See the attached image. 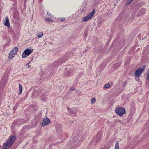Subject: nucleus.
I'll return each mask as SVG.
<instances>
[{"instance_id":"obj_1","label":"nucleus","mask_w":149,"mask_h":149,"mask_svg":"<svg viewBox=\"0 0 149 149\" xmlns=\"http://www.w3.org/2000/svg\"><path fill=\"white\" fill-rule=\"evenodd\" d=\"M16 137L13 136L10 137L6 141L3 146V149H8L14 142Z\"/></svg>"},{"instance_id":"obj_2","label":"nucleus","mask_w":149,"mask_h":149,"mask_svg":"<svg viewBox=\"0 0 149 149\" xmlns=\"http://www.w3.org/2000/svg\"><path fill=\"white\" fill-rule=\"evenodd\" d=\"M115 112L120 116H122L125 113V111L124 108L122 107H118L115 110Z\"/></svg>"},{"instance_id":"obj_3","label":"nucleus","mask_w":149,"mask_h":149,"mask_svg":"<svg viewBox=\"0 0 149 149\" xmlns=\"http://www.w3.org/2000/svg\"><path fill=\"white\" fill-rule=\"evenodd\" d=\"M145 69V67L144 66H143L136 70L134 73L135 76L138 77H140L141 74L144 70Z\"/></svg>"},{"instance_id":"obj_4","label":"nucleus","mask_w":149,"mask_h":149,"mask_svg":"<svg viewBox=\"0 0 149 149\" xmlns=\"http://www.w3.org/2000/svg\"><path fill=\"white\" fill-rule=\"evenodd\" d=\"M33 49H27L25 50L22 54V58H26L30 55L33 52Z\"/></svg>"},{"instance_id":"obj_5","label":"nucleus","mask_w":149,"mask_h":149,"mask_svg":"<svg viewBox=\"0 0 149 149\" xmlns=\"http://www.w3.org/2000/svg\"><path fill=\"white\" fill-rule=\"evenodd\" d=\"M18 49L17 47H16L13 49L10 53L9 56V58L11 59L13 57L17 54Z\"/></svg>"},{"instance_id":"obj_6","label":"nucleus","mask_w":149,"mask_h":149,"mask_svg":"<svg viewBox=\"0 0 149 149\" xmlns=\"http://www.w3.org/2000/svg\"><path fill=\"white\" fill-rule=\"evenodd\" d=\"M95 13V10H93V11L89 14L88 15L82 19L83 21H86L91 18Z\"/></svg>"},{"instance_id":"obj_7","label":"nucleus","mask_w":149,"mask_h":149,"mask_svg":"<svg viewBox=\"0 0 149 149\" xmlns=\"http://www.w3.org/2000/svg\"><path fill=\"white\" fill-rule=\"evenodd\" d=\"M50 122L49 119L47 118H45L44 119L41 123V125L42 127H44L46 125L49 124Z\"/></svg>"},{"instance_id":"obj_8","label":"nucleus","mask_w":149,"mask_h":149,"mask_svg":"<svg viewBox=\"0 0 149 149\" xmlns=\"http://www.w3.org/2000/svg\"><path fill=\"white\" fill-rule=\"evenodd\" d=\"M67 110L68 112H70L72 115L74 114V115L76 116V114L77 113V111L75 108H73L72 109L70 108H67Z\"/></svg>"},{"instance_id":"obj_9","label":"nucleus","mask_w":149,"mask_h":149,"mask_svg":"<svg viewBox=\"0 0 149 149\" xmlns=\"http://www.w3.org/2000/svg\"><path fill=\"white\" fill-rule=\"evenodd\" d=\"M4 24L5 26H7L8 28H9L10 26V24L9 20L8 17H6V20L4 22Z\"/></svg>"},{"instance_id":"obj_10","label":"nucleus","mask_w":149,"mask_h":149,"mask_svg":"<svg viewBox=\"0 0 149 149\" xmlns=\"http://www.w3.org/2000/svg\"><path fill=\"white\" fill-rule=\"evenodd\" d=\"M57 144H50L49 145V148L52 149H57L59 147V145L58 146Z\"/></svg>"},{"instance_id":"obj_11","label":"nucleus","mask_w":149,"mask_h":149,"mask_svg":"<svg viewBox=\"0 0 149 149\" xmlns=\"http://www.w3.org/2000/svg\"><path fill=\"white\" fill-rule=\"evenodd\" d=\"M145 12V9H142L138 13V16H141L144 14Z\"/></svg>"},{"instance_id":"obj_12","label":"nucleus","mask_w":149,"mask_h":149,"mask_svg":"<svg viewBox=\"0 0 149 149\" xmlns=\"http://www.w3.org/2000/svg\"><path fill=\"white\" fill-rule=\"evenodd\" d=\"M43 34L42 32H37L36 33L37 36L39 38L42 37L43 36Z\"/></svg>"},{"instance_id":"obj_13","label":"nucleus","mask_w":149,"mask_h":149,"mask_svg":"<svg viewBox=\"0 0 149 149\" xmlns=\"http://www.w3.org/2000/svg\"><path fill=\"white\" fill-rule=\"evenodd\" d=\"M97 142V140L95 139H93L90 142V143L93 145H95Z\"/></svg>"},{"instance_id":"obj_14","label":"nucleus","mask_w":149,"mask_h":149,"mask_svg":"<svg viewBox=\"0 0 149 149\" xmlns=\"http://www.w3.org/2000/svg\"><path fill=\"white\" fill-rule=\"evenodd\" d=\"M19 94H20L22 92V86L19 84Z\"/></svg>"},{"instance_id":"obj_15","label":"nucleus","mask_w":149,"mask_h":149,"mask_svg":"<svg viewBox=\"0 0 149 149\" xmlns=\"http://www.w3.org/2000/svg\"><path fill=\"white\" fill-rule=\"evenodd\" d=\"M115 147V149H119V143L118 141H116V142Z\"/></svg>"},{"instance_id":"obj_16","label":"nucleus","mask_w":149,"mask_h":149,"mask_svg":"<svg viewBox=\"0 0 149 149\" xmlns=\"http://www.w3.org/2000/svg\"><path fill=\"white\" fill-rule=\"evenodd\" d=\"M110 87V84L109 83L107 84L104 86V87L105 88H109Z\"/></svg>"},{"instance_id":"obj_17","label":"nucleus","mask_w":149,"mask_h":149,"mask_svg":"<svg viewBox=\"0 0 149 149\" xmlns=\"http://www.w3.org/2000/svg\"><path fill=\"white\" fill-rule=\"evenodd\" d=\"M134 0H127L126 4V6L129 5Z\"/></svg>"},{"instance_id":"obj_18","label":"nucleus","mask_w":149,"mask_h":149,"mask_svg":"<svg viewBox=\"0 0 149 149\" xmlns=\"http://www.w3.org/2000/svg\"><path fill=\"white\" fill-rule=\"evenodd\" d=\"M96 102V100L95 98H93L91 100V103H94Z\"/></svg>"},{"instance_id":"obj_19","label":"nucleus","mask_w":149,"mask_h":149,"mask_svg":"<svg viewBox=\"0 0 149 149\" xmlns=\"http://www.w3.org/2000/svg\"><path fill=\"white\" fill-rule=\"evenodd\" d=\"M147 79L149 81V70L148 72Z\"/></svg>"},{"instance_id":"obj_20","label":"nucleus","mask_w":149,"mask_h":149,"mask_svg":"<svg viewBox=\"0 0 149 149\" xmlns=\"http://www.w3.org/2000/svg\"><path fill=\"white\" fill-rule=\"evenodd\" d=\"M45 20L47 22H49L50 21V20L49 19H46Z\"/></svg>"},{"instance_id":"obj_21","label":"nucleus","mask_w":149,"mask_h":149,"mask_svg":"<svg viewBox=\"0 0 149 149\" xmlns=\"http://www.w3.org/2000/svg\"><path fill=\"white\" fill-rule=\"evenodd\" d=\"M26 67L28 68H30L31 67V66L30 65H29L28 64L26 65Z\"/></svg>"},{"instance_id":"obj_22","label":"nucleus","mask_w":149,"mask_h":149,"mask_svg":"<svg viewBox=\"0 0 149 149\" xmlns=\"http://www.w3.org/2000/svg\"><path fill=\"white\" fill-rule=\"evenodd\" d=\"M60 19L61 20L63 21L64 20H65V18H64V17H63V18H62V19Z\"/></svg>"},{"instance_id":"obj_23","label":"nucleus","mask_w":149,"mask_h":149,"mask_svg":"<svg viewBox=\"0 0 149 149\" xmlns=\"http://www.w3.org/2000/svg\"><path fill=\"white\" fill-rule=\"evenodd\" d=\"M47 14H48V15L49 16H52V15H51V14L50 13H47Z\"/></svg>"},{"instance_id":"obj_24","label":"nucleus","mask_w":149,"mask_h":149,"mask_svg":"<svg viewBox=\"0 0 149 149\" xmlns=\"http://www.w3.org/2000/svg\"><path fill=\"white\" fill-rule=\"evenodd\" d=\"M77 140H76H76H74V141L75 142V141H77Z\"/></svg>"},{"instance_id":"obj_25","label":"nucleus","mask_w":149,"mask_h":149,"mask_svg":"<svg viewBox=\"0 0 149 149\" xmlns=\"http://www.w3.org/2000/svg\"><path fill=\"white\" fill-rule=\"evenodd\" d=\"M30 63V62H29L28 63V65H29V63Z\"/></svg>"},{"instance_id":"obj_26","label":"nucleus","mask_w":149,"mask_h":149,"mask_svg":"<svg viewBox=\"0 0 149 149\" xmlns=\"http://www.w3.org/2000/svg\"><path fill=\"white\" fill-rule=\"evenodd\" d=\"M73 148H76V147H74Z\"/></svg>"},{"instance_id":"obj_27","label":"nucleus","mask_w":149,"mask_h":149,"mask_svg":"<svg viewBox=\"0 0 149 149\" xmlns=\"http://www.w3.org/2000/svg\"><path fill=\"white\" fill-rule=\"evenodd\" d=\"M70 89H71V90H73L72 88H70Z\"/></svg>"},{"instance_id":"obj_28","label":"nucleus","mask_w":149,"mask_h":149,"mask_svg":"<svg viewBox=\"0 0 149 149\" xmlns=\"http://www.w3.org/2000/svg\"><path fill=\"white\" fill-rule=\"evenodd\" d=\"M72 141V143L73 142V141Z\"/></svg>"}]
</instances>
